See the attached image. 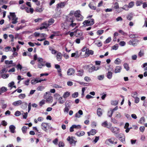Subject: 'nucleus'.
<instances>
[{
    "mask_svg": "<svg viewBox=\"0 0 147 147\" xmlns=\"http://www.w3.org/2000/svg\"><path fill=\"white\" fill-rule=\"evenodd\" d=\"M73 127L74 128H76L78 129H80L81 127V126L80 125H73Z\"/></svg>",
    "mask_w": 147,
    "mask_h": 147,
    "instance_id": "69168bd1",
    "label": "nucleus"
},
{
    "mask_svg": "<svg viewBox=\"0 0 147 147\" xmlns=\"http://www.w3.org/2000/svg\"><path fill=\"white\" fill-rule=\"evenodd\" d=\"M83 114L82 111L81 110H79L78 112L76 114L75 116L76 117L80 118L81 117L80 115H82Z\"/></svg>",
    "mask_w": 147,
    "mask_h": 147,
    "instance_id": "5701e85b",
    "label": "nucleus"
},
{
    "mask_svg": "<svg viewBox=\"0 0 147 147\" xmlns=\"http://www.w3.org/2000/svg\"><path fill=\"white\" fill-rule=\"evenodd\" d=\"M113 113V111H111V110L110 111H109L108 113V115L109 117H111L112 115V114Z\"/></svg>",
    "mask_w": 147,
    "mask_h": 147,
    "instance_id": "6e6d98bb",
    "label": "nucleus"
},
{
    "mask_svg": "<svg viewBox=\"0 0 147 147\" xmlns=\"http://www.w3.org/2000/svg\"><path fill=\"white\" fill-rule=\"evenodd\" d=\"M4 51L6 52H7L8 51H12V49L10 47L8 46L4 48Z\"/></svg>",
    "mask_w": 147,
    "mask_h": 147,
    "instance_id": "a19ab883",
    "label": "nucleus"
},
{
    "mask_svg": "<svg viewBox=\"0 0 147 147\" xmlns=\"http://www.w3.org/2000/svg\"><path fill=\"white\" fill-rule=\"evenodd\" d=\"M121 60L119 58H117L115 61L114 63L117 65H119L121 63Z\"/></svg>",
    "mask_w": 147,
    "mask_h": 147,
    "instance_id": "e433bc0d",
    "label": "nucleus"
},
{
    "mask_svg": "<svg viewBox=\"0 0 147 147\" xmlns=\"http://www.w3.org/2000/svg\"><path fill=\"white\" fill-rule=\"evenodd\" d=\"M84 37L83 36L81 37L80 38H77L75 40L77 44H79L80 43V40H82L84 39Z\"/></svg>",
    "mask_w": 147,
    "mask_h": 147,
    "instance_id": "58836bf2",
    "label": "nucleus"
},
{
    "mask_svg": "<svg viewBox=\"0 0 147 147\" xmlns=\"http://www.w3.org/2000/svg\"><path fill=\"white\" fill-rule=\"evenodd\" d=\"M44 98L46 99L47 102L49 103L52 102L53 101V97L52 96L49 95V94L48 96L47 95H44Z\"/></svg>",
    "mask_w": 147,
    "mask_h": 147,
    "instance_id": "423d86ee",
    "label": "nucleus"
},
{
    "mask_svg": "<svg viewBox=\"0 0 147 147\" xmlns=\"http://www.w3.org/2000/svg\"><path fill=\"white\" fill-rule=\"evenodd\" d=\"M139 42V40L137 39H134V40H131L129 41L128 42V44L130 45H132V44H133L134 42Z\"/></svg>",
    "mask_w": 147,
    "mask_h": 147,
    "instance_id": "bb28decb",
    "label": "nucleus"
},
{
    "mask_svg": "<svg viewBox=\"0 0 147 147\" xmlns=\"http://www.w3.org/2000/svg\"><path fill=\"white\" fill-rule=\"evenodd\" d=\"M96 133V130L95 129H92L91 130L90 132L87 133L88 136H90V135H94Z\"/></svg>",
    "mask_w": 147,
    "mask_h": 147,
    "instance_id": "393cba45",
    "label": "nucleus"
},
{
    "mask_svg": "<svg viewBox=\"0 0 147 147\" xmlns=\"http://www.w3.org/2000/svg\"><path fill=\"white\" fill-rule=\"evenodd\" d=\"M49 27V25L47 24V22H43L41 25V26L40 27V30L44 29H46Z\"/></svg>",
    "mask_w": 147,
    "mask_h": 147,
    "instance_id": "2eb2a0df",
    "label": "nucleus"
},
{
    "mask_svg": "<svg viewBox=\"0 0 147 147\" xmlns=\"http://www.w3.org/2000/svg\"><path fill=\"white\" fill-rule=\"evenodd\" d=\"M67 21L68 22L69 26L70 27H74L77 24L76 23H74V20L71 18H69V19H67Z\"/></svg>",
    "mask_w": 147,
    "mask_h": 147,
    "instance_id": "20e7f679",
    "label": "nucleus"
},
{
    "mask_svg": "<svg viewBox=\"0 0 147 147\" xmlns=\"http://www.w3.org/2000/svg\"><path fill=\"white\" fill-rule=\"evenodd\" d=\"M115 140V139L111 137L110 138L107 139L105 143L106 144H109L108 142H109L111 144H114V142Z\"/></svg>",
    "mask_w": 147,
    "mask_h": 147,
    "instance_id": "f3484780",
    "label": "nucleus"
},
{
    "mask_svg": "<svg viewBox=\"0 0 147 147\" xmlns=\"http://www.w3.org/2000/svg\"><path fill=\"white\" fill-rule=\"evenodd\" d=\"M86 55V56H88L90 54L92 55L93 54V51L92 50H87V49H86V51L85 52Z\"/></svg>",
    "mask_w": 147,
    "mask_h": 147,
    "instance_id": "b1692460",
    "label": "nucleus"
},
{
    "mask_svg": "<svg viewBox=\"0 0 147 147\" xmlns=\"http://www.w3.org/2000/svg\"><path fill=\"white\" fill-rule=\"evenodd\" d=\"M107 78L109 79H111L112 77L113 74L111 72L109 71L107 74Z\"/></svg>",
    "mask_w": 147,
    "mask_h": 147,
    "instance_id": "c85d7f7f",
    "label": "nucleus"
},
{
    "mask_svg": "<svg viewBox=\"0 0 147 147\" xmlns=\"http://www.w3.org/2000/svg\"><path fill=\"white\" fill-rule=\"evenodd\" d=\"M7 1L5 0H0V5H2L3 4H6Z\"/></svg>",
    "mask_w": 147,
    "mask_h": 147,
    "instance_id": "680f3d73",
    "label": "nucleus"
},
{
    "mask_svg": "<svg viewBox=\"0 0 147 147\" xmlns=\"http://www.w3.org/2000/svg\"><path fill=\"white\" fill-rule=\"evenodd\" d=\"M49 50L51 51V53L52 54H56L57 53L56 51L51 47H49Z\"/></svg>",
    "mask_w": 147,
    "mask_h": 147,
    "instance_id": "7c9ffc66",
    "label": "nucleus"
},
{
    "mask_svg": "<svg viewBox=\"0 0 147 147\" xmlns=\"http://www.w3.org/2000/svg\"><path fill=\"white\" fill-rule=\"evenodd\" d=\"M75 35L77 37L81 36L82 35L81 31L78 30H76L74 32Z\"/></svg>",
    "mask_w": 147,
    "mask_h": 147,
    "instance_id": "ddd939ff",
    "label": "nucleus"
},
{
    "mask_svg": "<svg viewBox=\"0 0 147 147\" xmlns=\"http://www.w3.org/2000/svg\"><path fill=\"white\" fill-rule=\"evenodd\" d=\"M121 115L120 113L118 112H117L116 113V119L120 118L121 117Z\"/></svg>",
    "mask_w": 147,
    "mask_h": 147,
    "instance_id": "603ef678",
    "label": "nucleus"
},
{
    "mask_svg": "<svg viewBox=\"0 0 147 147\" xmlns=\"http://www.w3.org/2000/svg\"><path fill=\"white\" fill-rule=\"evenodd\" d=\"M88 6L91 9L95 10L96 9L95 3L94 1L90 2L88 5Z\"/></svg>",
    "mask_w": 147,
    "mask_h": 147,
    "instance_id": "4468645a",
    "label": "nucleus"
},
{
    "mask_svg": "<svg viewBox=\"0 0 147 147\" xmlns=\"http://www.w3.org/2000/svg\"><path fill=\"white\" fill-rule=\"evenodd\" d=\"M66 23H63L61 24V27L63 29H67L68 28V26H66Z\"/></svg>",
    "mask_w": 147,
    "mask_h": 147,
    "instance_id": "ea45409f",
    "label": "nucleus"
},
{
    "mask_svg": "<svg viewBox=\"0 0 147 147\" xmlns=\"http://www.w3.org/2000/svg\"><path fill=\"white\" fill-rule=\"evenodd\" d=\"M57 59L58 61H61L62 59V54L60 52H58L57 53L56 56Z\"/></svg>",
    "mask_w": 147,
    "mask_h": 147,
    "instance_id": "412c9836",
    "label": "nucleus"
},
{
    "mask_svg": "<svg viewBox=\"0 0 147 147\" xmlns=\"http://www.w3.org/2000/svg\"><path fill=\"white\" fill-rule=\"evenodd\" d=\"M78 95V92H75L72 94V96L74 98H76L77 97Z\"/></svg>",
    "mask_w": 147,
    "mask_h": 147,
    "instance_id": "864d4df0",
    "label": "nucleus"
},
{
    "mask_svg": "<svg viewBox=\"0 0 147 147\" xmlns=\"http://www.w3.org/2000/svg\"><path fill=\"white\" fill-rule=\"evenodd\" d=\"M12 63L13 61L12 60H11L9 61L8 60H6L5 61V63L7 65L12 64Z\"/></svg>",
    "mask_w": 147,
    "mask_h": 147,
    "instance_id": "4d7b16f0",
    "label": "nucleus"
},
{
    "mask_svg": "<svg viewBox=\"0 0 147 147\" xmlns=\"http://www.w3.org/2000/svg\"><path fill=\"white\" fill-rule=\"evenodd\" d=\"M26 96L25 94H21L19 95L18 97L22 99L24 98Z\"/></svg>",
    "mask_w": 147,
    "mask_h": 147,
    "instance_id": "8fccbe9b",
    "label": "nucleus"
},
{
    "mask_svg": "<svg viewBox=\"0 0 147 147\" xmlns=\"http://www.w3.org/2000/svg\"><path fill=\"white\" fill-rule=\"evenodd\" d=\"M44 89L45 87L44 86H40L37 88L36 90H37L42 91Z\"/></svg>",
    "mask_w": 147,
    "mask_h": 147,
    "instance_id": "09e8293b",
    "label": "nucleus"
},
{
    "mask_svg": "<svg viewBox=\"0 0 147 147\" xmlns=\"http://www.w3.org/2000/svg\"><path fill=\"white\" fill-rule=\"evenodd\" d=\"M111 37H108L106 40L104 42V43H109L111 40Z\"/></svg>",
    "mask_w": 147,
    "mask_h": 147,
    "instance_id": "de8ad7c7",
    "label": "nucleus"
},
{
    "mask_svg": "<svg viewBox=\"0 0 147 147\" xmlns=\"http://www.w3.org/2000/svg\"><path fill=\"white\" fill-rule=\"evenodd\" d=\"M94 24V21L93 19H91L90 20H86L84 21L83 23L84 27L92 26Z\"/></svg>",
    "mask_w": 147,
    "mask_h": 147,
    "instance_id": "f03ea898",
    "label": "nucleus"
},
{
    "mask_svg": "<svg viewBox=\"0 0 147 147\" xmlns=\"http://www.w3.org/2000/svg\"><path fill=\"white\" fill-rule=\"evenodd\" d=\"M118 102L117 100L112 101L111 102V104L112 105H117Z\"/></svg>",
    "mask_w": 147,
    "mask_h": 147,
    "instance_id": "bf43d9fd",
    "label": "nucleus"
},
{
    "mask_svg": "<svg viewBox=\"0 0 147 147\" xmlns=\"http://www.w3.org/2000/svg\"><path fill=\"white\" fill-rule=\"evenodd\" d=\"M75 72V69L72 68H70L68 69L67 71V74L69 76L73 75L74 74Z\"/></svg>",
    "mask_w": 147,
    "mask_h": 147,
    "instance_id": "1a4fd4ad",
    "label": "nucleus"
},
{
    "mask_svg": "<svg viewBox=\"0 0 147 147\" xmlns=\"http://www.w3.org/2000/svg\"><path fill=\"white\" fill-rule=\"evenodd\" d=\"M54 96L56 99L58 100L59 98L61 97L60 95L57 93L55 94L54 95Z\"/></svg>",
    "mask_w": 147,
    "mask_h": 147,
    "instance_id": "052dcab7",
    "label": "nucleus"
},
{
    "mask_svg": "<svg viewBox=\"0 0 147 147\" xmlns=\"http://www.w3.org/2000/svg\"><path fill=\"white\" fill-rule=\"evenodd\" d=\"M104 32L103 30H99L97 32V34L99 35H100Z\"/></svg>",
    "mask_w": 147,
    "mask_h": 147,
    "instance_id": "5fc2aeb1",
    "label": "nucleus"
},
{
    "mask_svg": "<svg viewBox=\"0 0 147 147\" xmlns=\"http://www.w3.org/2000/svg\"><path fill=\"white\" fill-rule=\"evenodd\" d=\"M50 124L49 123H43L41 124V128L45 131H46L47 130V127L49 128Z\"/></svg>",
    "mask_w": 147,
    "mask_h": 147,
    "instance_id": "0eeeda50",
    "label": "nucleus"
},
{
    "mask_svg": "<svg viewBox=\"0 0 147 147\" xmlns=\"http://www.w3.org/2000/svg\"><path fill=\"white\" fill-rule=\"evenodd\" d=\"M10 15L12 17V23L13 24H16L17 22V20L18 18L16 17V16L15 14V13L10 12Z\"/></svg>",
    "mask_w": 147,
    "mask_h": 147,
    "instance_id": "7ed1b4c3",
    "label": "nucleus"
},
{
    "mask_svg": "<svg viewBox=\"0 0 147 147\" xmlns=\"http://www.w3.org/2000/svg\"><path fill=\"white\" fill-rule=\"evenodd\" d=\"M84 80L87 82H89L91 81L90 78L88 76L85 77L84 78Z\"/></svg>",
    "mask_w": 147,
    "mask_h": 147,
    "instance_id": "0e129e2a",
    "label": "nucleus"
},
{
    "mask_svg": "<svg viewBox=\"0 0 147 147\" xmlns=\"http://www.w3.org/2000/svg\"><path fill=\"white\" fill-rule=\"evenodd\" d=\"M95 44L98 47H101L102 45V43L101 42L98 41L97 42H96L95 43Z\"/></svg>",
    "mask_w": 147,
    "mask_h": 147,
    "instance_id": "338daca9",
    "label": "nucleus"
},
{
    "mask_svg": "<svg viewBox=\"0 0 147 147\" xmlns=\"http://www.w3.org/2000/svg\"><path fill=\"white\" fill-rule=\"evenodd\" d=\"M134 5V1H131L130 2L128 5H125L124 7H123L122 8V9H124L125 10V7H127L129 8H131ZM128 9H126V10H128Z\"/></svg>",
    "mask_w": 147,
    "mask_h": 147,
    "instance_id": "9b49d317",
    "label": "nucleus"
},
{
    "mask_svg": "<svg viewBox=\"0 0 147 147\" xmlns=\"http://www.w3.org/2000/svg\"><path fill=\"white\" fill-rule=\"evenodd\" d=\"M74 16L76 18L79 16H80V20H82L83 19V16L80 14V11L78 10L76 11L74 13Z\"/></svg>",
    "mask_w": 147,
    "mask_h": 147,
    "instance_id": "9d476101",
    "label": "nucleus"
},
{
    "mask_svg": "<svg viewBox=\"0 0 147 147\" xmlns=\"http://www.w3.org/2000/svg\"><path fill=\"white\" fill-rule=\"evenodd\" d=\"M116 136L117 138H119V139L122 143H125V136L123 134H117Z\"/></svg>",
    "mask_w": 147,
    "mask_h": 147,
    "instance_id": "39448f33",
    "label": "nucleus"
},
{
    "mask_svg": "<svg viewBox=\"0 0 147 147\" xmlns=\"http://www.w3.org/2000/svg\"><path fill=\"white\" fill-rule=\"evenodd\" d=\"M54 20L52 18L49 19L48 22V23H47L49 26L53 24L54 22Z\"/></svg>",
    "mask_w": 147,
    "mask_h": 147,
    "instance_id": "2f4dec72",
    "label": "nucleus"
},
{
    "mask_svg": "<svg viewBox=\"0 0 147 147\" xmlns=\"http://www.w3.org/2000/svg\"><path fill=\"white\" fill-rule=\"evenodd\" d=\"M97 113L98 116L99 117L101 116L102 115V110L100 108H99L97 109Z\"/></svg>",
    "mask_w": 147,
    "mask_h": 147,
    "instance_id": "a878e982",
    "label": "nucleus"
},
{
    "mask_svg": "<svg viewBox=\"0 0 147 147\" xmlns=\"http://www.w3.org/2000/svg\"><path fill=\"white\" fill-rule=\"evenodd\" d=\"M84 131H82L80 132H77L76 133V134L78 136H81L83 135H84Z\"/></svg>",
    "mask_w": 147,
    "mask_h": 147,
    "instance_id": "37998d69",
    "label": "nucleus"
},
{
    "mask_svg": "<svg viewBox=\"0 0 147 147\" xmlns=\"http://www.w3.org/2000/svg\"><path fill=\"white\" fill-rule=\"evenodd\" d=\"M102 125L108 129H110L111 127L112 124L111 123L108 124L107 121H104L102 123Z\"/></svg>",
    "mask_w": 147,
    "mask_h": 147,
    "instance_id": "f8f14e48",
    "label": "nucleus"
},
{
    "mask_svg": "<svg viewBox=\"0 0 147 147\" xmlns=\"http://www.w3.org/2000/svg\"><path fill=\"white\" fill-rule=\"evenodd\" d=\"M65 107H67L70 109V107L71 106V103L70 102L67 101L65 102Z\"/></svg>",
    "mask_w": 147,
    "mask_h": 147,
    "instance_id": "473e14b6",
    "label": "nucleus"
},
{
    "mask_svg": "<svg viewBox=\"0 0 147 147\" xmlns=\"http://www.w3.org/2000/svg\"><path fill=\"white\" fill-rule=\"evenodd\" d=\"M122 68L120 66H117L115 67V73H117L120 72Z\"/></svg>",
    "mask_w": 147,
    "mask_h": 147,
    "instance_id": "aec40b11",
    "label": "nucleus"
},
{
    "mask_svg": "<svg viewBox=\"0 0 147 147\" xmlns=\"http://www.w3.org/2000/svg\"><path fill=\"white\" fill-rule=\"evenodd\" d=\"M45 103V100H42L39 102V105L40 106H42Z\"/></svg>",
    "mask_w": 147,
    "mask_h": 147,
    "instance_id": "774afa93",
    "label": "nucleus"
},
{
    "mask_svg": "<svg viewBox=\"0 0 147 147\" xmlns=\"http://www.w3.org/2000/svg\"><path fill=\"white\" fill-rule=\"evenodd\" d=\"M119 129L118 127H113L111 128V130L113 133L115 135L117 136V133L119 132Z\"/></svg>",
    "mask_w": 147,
    "mask_h": 147,
    "instance_id": "6e6552de",
    "label": "nucleus"
},
{
    "mask_svg": "<svg viewBox=\"0 0 147 147\" xmlns=\"http://www.w3.org/2000/svg\"><path fill=\"white\" fill-rule=\"evenodd\" d=\"M133 17V15L132 13L129 14L127 16V19L129 20H131Z\"/></svg>",
    "mask_w": 147,
    "mask_h": 147,
    "instance_id": "f704fd0d",
    "label": "nucleus"
},
{
    "mask_svg": "<svg viewBox=\"0 0 147 147\" xmlns=\"http://www.w3.org/2000/svg\"><path fill=\"white\" fill-rule=\"evenodd\" d=\"M142 3V1L141 0L137 1L136 3V4L137 6H139L141 5Z\"/></svg>",
    "mask_w": 147,
    "mask_h": 147,
    "instance_id": "49530a36",
    "label": "nucleus"
},
{
    "mask_svg": "<svg viewBox=\"0 0 147 147\" xmlns=\"http://www.w3.org/2000/svg\"><path fill=\"white\" fill-rule=\"evenodd\" d=\"M67 140L69 141L70 143L71 144H74V145H75L76 143V141L74 140L73 138H71L69 136L67 139Z\"/></svg>",
    "mask_w": 147,
    "mask_h": 147,
    "instance_id": "dca6fc26",
    "label": "nucleus"
},
{
    "mask_svg": "<svg viewBox=\"0 0 147 147\" xmlns=\"http://www.w3.org/2000/svg\"><path fill=\"white\" fill-rule=\"evenodd\" d=\"M52 87L53 88H62V87L60 86H59V85L57 84H54L52 86Z\"/></svg>",
    "mask_w": 147,
    "mask_h": 147,
    "instance_id": "e2e57ef3",
    "label": "nucleus"
},
{
    "mask_svg": "<svg viewBox=\"0 0 147 147\" xmlns=\"http://www.w3.org/2000/svg\"><path fill=\"white\" fill-rule=\"evenodd\" d=\"M22 101L21 100H19L13 102L12 105L14 106H18L21 105L22 103Z\"/></svg>",
    "mask_w": 147,
    "mask_h": 147,
    "instance_id": "4be33fe9",
    "label": "nucleus"
},
{
    "mask_svg": "<svg viewBox=\"0 0 147 147\" xmlns=\"http://www.w3.org/2000/svg\"><path fill=\"white\" fill-rule=\"evenodd\" d=\"M144 53L143 50H140L138 53V56L140 57H141L144 55Z\"/></svg>",
    "mask_w": 147,
    "mask_h": 147,
    "instance_id": "4c0bfd02",
    "label": "nucleus"
},
{
    "mask_svg": "<svg viewBox=\"0 0 147 147\" xmlns=\"http://www.w3.org/2000/svg\"><path fill=\"white\" fill-rule=\"evenodd\" d=\"M58 102L59 104H63L64 103L65 100H63V97L62 96L60 97L58 99Z\"/></svg>",
    "mask_w": 147,
    "mask_h": 147,
    "instance_id": "c9c22d12",
    "label": "nucleus"
},
{
    "mask_svg": "<svg viewBox=\"0 0 147 147\" xmlns=\"http://www.w3.org/2000/svg\"><path fill=\"white\" fill-rule=\"evenodd\" d=\"M66 3L65 2H61L60 3L57 4V8H62L64 7Z\"/></svg>",
    "mask_w": 147,
    "mask_h": 147,
    "instance_id": "a211bd4d",
    "label": "nucleus"
},
{
    "mask_svg": "<svg viewBox=\"0 0 147 147\" xmlns=\"http://www.w3.org/2000/svg\"><path fill=\"white\" fill-rule=\"evenodd\" d=\"M84 71L83 70H80L78 71L77 75L79 76H82L83 74Z\"/></svg>",
    "mask_w": 147,
    "mask_h": 147,
    "instance_id": "79ce46f5",
    "label": "nucleus"
},
{
    "mask_svg": "<svg viewBox=\"0 0 147 147\" xmlns=\"http://www.w3.org/2000/svg\"><path fill=\"white\" fill-rule=\"evenodd\" d=\"M85 67L88 69V71L90 73L94 71H97L99 69L98 67L96 68L95 66H93L92 64L86 65Z\"/></svg>",
    "mask_w": 147,
    "mask_h": 147,
    "instance_id": "f257e3e1",
    "label": "nucleus"
},
{
    "mask_svg": "<svg viewBox=\"0 0 147 147\" xmlns=\"http://www.w3.org/2000/svg\"><path fill=\"white\" fill-rule=\"evenodd\" d=\"M28 113L27 112L25 113H23L22 114V115H23V118L24 119H26L27 116H28Z\"/></svg>",
    "mask_w": 147,
    "mask_h": 147,
    "instance_id": "13d9d810",
    "label": "nucleus"
},
{
    "mask_svg": "<svg viewBox=\"0 0 147 147\" xmlns=\"http://www.w3.org/2000/svg\"><path fill=\"white\" fill-rule=\"evenodd\" d=\"M43 9H42V7H37L36 9V11L37 12H41L43 11Z\"/></svg>",
    "mask_w": 147,
    "mask_h": 147,
    "instance_id": "72a5a7b5",
    "label": "nucleus"
},
{
    "mask_svg": "<svg viewBox=\"0 0 147 147\" xmlns=\"http://www.w3.org/2000/svg\"><path fill=\"white\" fill-rule=\"evenodd\" d=\"M27 128L26 126H24L22 128V130L23 133H26Z\"/></svg>",
    "mask_w": 147,
    "mask_h": 147,
    "instance_id": "3c124183",
    "label": "nucleus"
},
{
    "mask_svg": "<svg viewBox=\"0 0 147 147\" xmlns=\"http://www.w3.org/2000/svg\"><path fill=\"white\" fill-rule=\"evenodd\" d=\"M10 131L12 133H15V129L16 128V127L13 125H10L9 127Z\"/></svg>",
    "mask_w": 147,
    "mask_h": 147,
    "instance_id": "6ab92c4d",
    "label": "nucleus"
},
{
    "mask_svg": "<svg viewBox=\"0 0 147 147\" xmlns=\"http://www.w3.org/2000/svg\"><path fill=\"white\" fill-rule=\"evenodd\" d=\"M7 88L5 87H2L1 88L0 91L2 93L4 92L7 90Z\"/></svg>",
    "mask_w": 147,
    "mask_h": 147,
    "instance_id": "a18cd8bd",
    "label": "nucleus"
},
{
    "mask_svg": "<svg viewBox=\"0 0 147 147\" xmlns=\"http://www.w3.org/2000/svg\"><path fill=\"white\" fill-rule=\"evenodd\" d=\"M25 9L26 12L27 13L31 12L32 13L33 12V9L32 8H30V9L28 7H26Z\"/></svg>",
    "mask_w": 147,
    "mask_h": 147,
    "instance_id": "c756f323",
    "label": "nucleus"
},
{
    "mask_svg": "<svg viewBox=\"0 0 147 147\" xmlns=\"http://www.w3.org/2000/svg\"><path fill=\"white\" fill-rule=\"evenodd\" d=\"M123 66L124 68H125L127 71H128L129 70V68L128 65L127 63H124Z\"/></svg>",
    "mask_w": 147,
    "mask_h": 147,
    "instance_id": "c03bdc74",
    "label": "nucleus"
},
{
    "mask_svg": "<svg viewBox=\"0 0 147 147\" xmlns=\"http://www.w3.org/2000/svg\"><path fill=\"white\" fill-rule=\"evenodd\" d=\"M70 95V92L68 91H66L64 92L63 95V97L66 98L68 97Z\"/></svg>",
    "mask_w": 147,
    "mask_h": 147,
    "instance_id": "cd10ccee",
    "label": "nucleus"
}]
</instances>
